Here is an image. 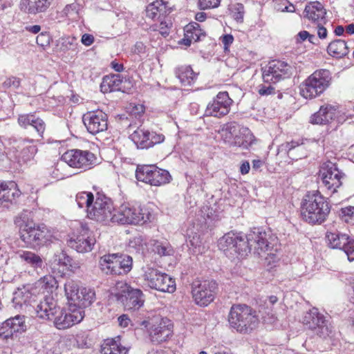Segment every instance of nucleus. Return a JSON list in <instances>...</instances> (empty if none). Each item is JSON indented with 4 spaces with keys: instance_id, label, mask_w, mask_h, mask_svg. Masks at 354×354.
Masks as SVG:
<instances>
[{
    "instance_id": "1",
    "label": "nucleus",
    "mask_w": 354,
    "mask_h": 354,
    "mask_svg": "<svg viewBox=\"0 0 354 354\" xmlns=\"http://www.w3.org/2000/svg\"><path fill=\"white\" fill-rule=\"evenodd\" d=\"M270 238V234L259 229H255L245 236L241 232H230L218 240V248L224 252L231 251L230 254L234 252L242 258L246 257L252 249L260 257L266 253L272 255V246L268 241Z\"/></svg>"
},
{
    "instance_id": "2",
    "label": "nucleus",
    "mask_w": 354,
    "mask_h": 354,
    "mask_svg": "<svg viewBox=\"0 0 354 354\" xmlns=\"http://www.w3.org/2000/svg\"><path fill=\"white\" fill-rule=\"evenodd\" d=\"M37 317L45 320L53 321L58 329H66L80 323L84 318V311L81 309L68 312L57 306L52 296H46L36 306Z\"/></svg>"
},
{
    "instance_id": "3",
    "label": "nucleus",
    "mask_w": 354,
    "mask_h": 354,
    "mask_svg": "<svg viewBox=\"0 0 354 354\" xmlns=\"http://www.w3.org/2000/svg\"><path fill=\"white\" fill-rule=\"evenodd\" d=\"M330 212L325 198L318 192L308 193L301 203V214L303 219L311 224H321Z\"/></svg>"
},
{
    "instance_id": "4",
    "label": "nucleus",
    "mask_w": 354,
    "mask_h": 354,
    "mask_svg": "<svg viewBox=\"0 0 354 354\" xmlns=\"http://www.w3.org/2000/svg\"><path fill=\"white\" fill-rule=\"evenodd\" d=\"M331 82L332 75L328 70H316L300 85V93L306 99L315 98L323 93Z\"/></svg>"
},
{
    "instance_id": "5",
    "label": "nucleus",
    "mask_w": 354,
    "mask_h": 354,
    "mask_svg": "<svg viewBox=\"0 0 354 354\" xmlns=\"http://www.w3.org/2000/svg\"><path fill=\"white\" fill-rule=\"evenodd\" d=\"M230 326L240 333H248L258 326L259 319L246 305L232 306L228 318Z\"/></svg>"
},
{
    "instance_id": "6",
    "label": "nucleus",
    "mask_w": 354,
    "mask_h": 354,
    "mask_svg": "<svg viewBox=\"0 0 354 354\" xmlns=\"http://www.w3.org/2000/svg\"><path fill=\"white\" fill-rule=\"evenodd\" d=\"M132 265V257L124 254H108L99 260V267L106 274H126L131 271Z\"/></svg>"
},
{
    "instance_id": "7",
    "label": "nucleus",
    "mask_w": 354,
    "mask_h": 354,
    "mask_svg": "<svg viewBox=\"0 0 354 354\" xmlns=\"http://www.w3.org/2000/svg\"><path fill=\"white\" fill-rule=\"evenodd\" d=\"M114 211L112 201L104 195H98L91 208L88 209V217L104 224L116 223L117 214Z\"/></svg>"
},
{
    "instance_id": "8",
    "label": "nucleus",
    "mask_w": 354,
    "mask_h": 354,
    "mask_svg": "<svg viewBox=\"0 0 354 354\" xmlns=\"http://www.w3.org/2000/svg\"><path fill=\"white\" fill-rule=\"evenodd\" d=\"M151 217V214L147 209L123 203L119 207L115 219L118 223L138 225L149 221Z\"/></svg>"
},
{
    "instance_id": "9",
    "label": "nucleus",
    "mask_w": 354,
    "mask_h": 354,
    "mask_svg": "<svg viewBox=\"0 0 354 354\" xmlns=\"http://www.w3.org/2000/svg\"><path fill=\"white\" fill-rule=\"evenodd\" d=\"M115 289V296L126 310H136L143 305V293L140 289L133 288L124 281L118 282Z\"/></svg>"
},
{
    "instance_id": "10",
    "label": "nucleus",
    "mask_w": 354,
    "mask_h": 354,
    "mask_svg": "<svg viewBox=\"0 0 354 354\" xmlns=\"http://www.w3.org/2000/svg\"><path fill=\"white\" fill-rule=\"evenodd\" d=\"M143 279L146 285L156 290L174 292L176 290L174 280L156 268L146 267L144 270Z\"/></svg>"
},
{
    "instance_id": "11",
    "label": "nucleus",
    "mask_w": 354,
    "mask_h": 354,
    "mask_svg": "<svg viewBox=\"0 0 354 354\" xmlns=\"http://www.w3.org/2000/svg\"><path fill=\"white\" fill-rule=\"evenodd\" d=\"M136 176L138 180L153 186H160L170 182L171 176L169 171L155 165H140L137 167Z\"/></svg>"
},
{
    "instance_id": "12",
    "label": "nucleus",
    "mask_w": 354,
    "mask_h": 354,
    "mask_svg": "<svg viewBox=\"0 0 354 354\" xmlns=\"http://www.w3.org/2000/svg\"><path fill=\"white\" fill-rule=\"evenodd\" d=\"M64 290L67 299L80 309L89 306L95 300V292L87 288L81 287L73 281L65 283Z\"/></svg>"
},
{
    "instance_id": "13",
    "label": "nucleus",
    "mask_w": 354,
    "mask_h": 354,
    "mask_svg": "<svg viewBox=\"0 0 354 354\" xmlns=\"http://www.w3.org/2000/svg\"><path fill=\"white\" fill-rule=\"evenodd\" d=\"M261 71L264 82L275 84L289 78L292 75L294 68L285 62L272 60L262 67Z\"/></svg>"
},
{
    "instance_id": "14",
    "label": "nucleus",
    "mask_w": 354,
    "mask_h": 354,
    "mask_svg": "<svg viewBox=\"0 0 354 354\" xmlns=\"http://www.w3.org/2000/svg\"><path fill=\"white\" fill-rule=\"evenodd\" d=\"M10 152L15 160L19 164L32 160L37 152L34 140L26 138H12L10 139Z\"/></svg>"
},
{
    "instance_id": "15",
    "label": "nucleus",
    "mask_w": 354,
    "mask_h": 354,
    "mask_svg": "<svg viewBox=\"0 0 354 354\" xmlns=\"http://www.w3.org/2000/svg\"><path fill=\"white\" fill-rule=\"evenodd\" d=\"M192 289L196 303L200 306H207L214 299L217 283L214 280H196L192 283Z\"/></svg>"
},
{
    "instance_id": "16",
    "label": "nucleus",
    "mask_w": 354,
    "mask_h": 354,
    "mask_svg": "<svg viewBox=\"0 0 354 354\" xmlns=\"http://www.w3.org/2000/svg\"><path fill=\"white\" fill-rule=\"evenodd\" d=\"M302 322L320 337L326 338L332 333V327L328 324L324 316L319 313L317 308H313L306 312Z\"/></svg>"
},
{
    "instance_id": "17",
    "label": "nucleus",
    "mask_w": 354,
    "mask_h": 354,
    "mask_svg": "<svg viewBox=\"0 0 354 354\" xmlns=\"http://www.w3.org/2000/svg\"><path fill=\"white\" fill-rule=\"evenodd\" d=\"M52 234L45 226L34 225L20 234L21 239L30 248H35L52 241Z\"/></svg>"
},
{
    "instance_id": "18",
    "label": "nucleus",
    "mask_w": 354,
    "mask_h": 354,
    "mask_svg": "<svg viewBox=\"0 0 354 354\" xmlns=\"http://www.w3.org/2000/svg\"><path fill=\"white\" fill-rule=\"evenodd\" d=\"M320 174L326 187L332 193L336 192L342 184V179L344 177V174L337 168L335 163L330 161L323 163Z\"/></svg>"
},
{
    "instance_id": "19",
    "label": "nucleus",
    "mask_w": 354,
    "mask_h": 354,
    "mask_svg": "<svg viewBox=\"0 0 354 354\" xmlns=\"http://www.w3.org/2000/svg\"><path fill=\"white\" fill-rule=\"evenodd\" d=\"M62 159L71 167L86 170L93 163L95 156L88 151L72 149L65 152Z\"/></svg>"
},
{
    "instance_id": "20",
    "label": "nucleus",
    "mask_w": 354,
    "mask_h": 354,
    "mask_svg": "<svg viewBox=\"0 0 354 354\" xmlns=\"http://www.w3.org/2000/svg\"><path fill=\"white\" fill-rule=\"evenodd\" d=\"M26 330L25 317L17 315L0 324V338L3 340L13 339L19 333Z\"/></svg>"
},
{
    "instance_id": "21",
    "label": "nucleus",
    "mask_w": 354,
    "mask_h": 354,
    "mask_svg": "<svg viewBox=\"0 0 354 354\" xmlns=\"http://www.w3.org/2000/svg\"><path fill=\"white\" fill-rule=\"evenodd\" d=\"M82 120L87 131L93 135L103 132L108 128L107 115L100 110L87 112L84 114Z\"/></svg>"
},
{
    "instance_id": "22",
    "label": "nucleus",
    "mask_w": 354,
    "mask_h": 354,
    "mask_svg": "<svg viewBox=\"0 0 354 354\" xmlns=\"http://www.w3.org/2000/svg\"><path fill=\"white\" fill-rule=\"evenodd\" d=\"M233 100L227 92H219L206 108L207 115L221 118L226 115L230 111Z\"/></svg>"
},
{
    "instance_id": "23",
    "label": "nucleus",
    "mask_w": 354,
    "mask_h": 354,
    "mask_svg": "<svg viewBox=\"0 0 354 354\" xmlns=\"http://www.w3.org/2000/svg\"><path fill=\"white\" fill-rule=\"evenodd\" d=\"M95 241V239L89 229L86 225H82L80 234L75 238H71L68 244L77 252L84 253L92 250Z\"/></svg>"
},
{
    "instance_id": "24",
    "label": "nucleus",
    "mask_w": 354,
    "mask_h": 354,
    "mask_svg": "<svg viewBox=\"0 0 354 354\" xmlns=\"http://www.w3.org/2000/svg\"><path fill=\"white\" fill-rule=\"evenodd\" d=\"M21 192L13 181L0 183V209H10L17 203Z\"/></svg>"
},
{
    "instance_id": "25",
    "label": "nucleus",
    "mask_w": 354,
    "mask_h": 354,
    "mask_svg": "<svg viewBox=\"0 0 354 354\" xmlns=\"http://www.w3.org/2000/svg\"><path fill=\"white\" fill-rule=\"evenodd\" d=\"M17 121L19 125L24 129L32 127L35 130V136L43 138L46 130V123L41 118L32 113L21 114L19 115Z\"/></svg>"
},
{
    "instance_id": "26",
    "label": "nucleus",
    "mask_w": 354,
    "mask_h": 354,
    "mask_svg": "<svg viewBox=\"0 0 354 354\" xmlns=\"http://www.w3.org/2000/svg\"><path fill=\"white\" fill-rule=\"evenodd\" d=\"M304 14V17L314 24H326L327 22L326 9L319 1L308 3L305 7Z\"/></svg>"
},
{
    "instance_id": "27",
    "label": "nucleus",
    "mask_w": 354,
    "mask_h": 354,
    "mask_svg": "<svg viewBox=\"0 0 354 354\" xmlns=\"http://www.w3.org/2000/svg\"><path fill=\"white\" fill-rule=\"evenodd\" d=\"M171 8L167 0H156L148 5L146 16L151 19H160L171 12Z\"/></svg>"
},
{
    "instance_id": "28",
    "label": "nucleus",
    "mask_w": 354,
    "mask_h": 354,
    "mask_svg": "<svg viewBox=\"0 0 354 354\" xmlns=\"http://www.w3.org/2000/svg\"><path fill=\"white\" fill-rule=\"evenodd\" d=\"M336 108L330 104H324L320 106L319 110L313 114L310 122L313 124H326L335 117Z\"/></svg>"
},
{
    "instance_id": "29",
    "label": "nucleus",
    "mask_w": 354,
    "mask_h": 354,
    "mask_svg": "<svg viewBox=\"0 0 354 354\" xmlns=\"http://www.w3.org/2000/svg\"><path fill=\"white\" fill-rule=\"evenodd\" d=\"M50 4L51 0H21L19 7L26 13L37 15L46 11Z\"/></svg>"
},
{
    "instance_id": "30",
    "label": "nucleus",
    "mask_w": 354,
    "mask_h": 354,
    "mask_svg": "<svg viewBox=\"0 0 354 354\" xmlns=\"http://www.w3.org/2000/svg\"><path fill=\"white\" fill-rule=\"evenodd\" d=\"M171 335V328L162 319L158 324H153L149 331L151 342L155 344L162 343Z\"/></svg>"
},
{
    "instance_id": "31",
    "label": "nucleus",
    "mask_w": 354,
    "mask_h": 354,
    "mask_svg": "<svg viewBox=\"0 0 354 354\" xmlns=\"http://www.w3.org/2000/svg\"><path fill=\"white\" fill-rule=\"evenodd\" d=\"M129 349L123 346L120 338H108L101 345L100 354H127Z\"/></svg>"
},
{
    "instance_id": "32",
    "label": "nucleus",
    "mask_w": 354,
    "mask_h": 354,
    "mask_svg": "<svg viewBox=\"0 0 354 354\" xmlns=\"http://www.w3.org/2000/svg\"><path fill=\"white\" fill-rule=\"evenodd\" d=\"M241 128V127L235 122H228L222 127L219 133L225 143L234 146L233 142L236 140V137L238 136Z\"/></svg>"
},
{
    "instance_id": "33",
    "label": "nucleus",
    "mask_w": 354,
    "mask_h": 354,
    "mask_svg": "<svg viewBox=\"0 0 354 354\" xmlns=\"http://www.w3.org/2000/svg\"><path fill=\"white\" fill-rule=\"evenodd\" d=\"M326 239L328 245L331 248L343 250L351 238L346 234L334 231L328 232L326 234Z\"/></svg>"
},
{
    "instance_id": "34",
    "label": "nucleus",
    "mask_w": 354,
    "mask_h": 354,
    "mask_svg": "<svg viewBox=\"0 0 354 354\" xmlns=\"http://www.w3.org/2000/svg\"><path fill=\"white\" fill-rule=\"evenodd\" d=\"M17 255L18 258L26 264L34 269L41 268L44 265L42 258L37 254L27 250H19Z\"/></svg>"
},
{
    "instance_id": "35",
    "label": "nucleus",
    "mask_w": 354,
    "mask_h": 354,
    "mask_svg": "<svg viewBox=\"0 0 354 354\" xmlns=\"http://www.w3.org/2000/svg\"><path fill=\"white\" fill-rule=\"evenodd\" d=\"M122 81L120 75H111L105 76L100 84V89L102 93H111L120 90Z\"/></svg>"
},
{
    "instance_id": "36",
    "label": "nucleus",
    "mask_w": 354,
    "mask_h": 354,
    "mask_svg": "<svg viewBox=\"0 0 354 354\" xmlns=\"http://www.w3.org/2000/svg\"><path fill=\"white\" fill-rule=\"evenodd\" d=\"M256 142V139L250 129L246 127H241L236 140L233 142L234 146L242 147L243 149H248Z\"/></svg>"
},
{
    "instance_id": "37",
    "label": "nucleus",
    "mask_w": 354,
    "mask_h": 354,
    "mask_svg": "<svg viewBox=\"0 0 354 354\" xmlns=\"http://www.w3.org/2000/svg\"><path fill=\"white\" fill-rule=\"evenodd\" d=\"M71 259L63 251H57L50 261L51 268L59 272H64L65 268L70 266Z\"/></svg>"
},
{
    "instance_id": "38",
    "label": "nucleus",
    "mask_w": 354,
    "mask_h": 354,
    "mask_svg": "<svg viewBox=\"0 0 354 354\" xmlns=\"http://www.w3.org/2000/svg\"><path fill=\"white\" fill-rule=\"evenodd\" d=\"M149 138L150 132L142 128H138L130 135L131 140L140 149H148Z\"/></svg>"
},
{
    "instance_id": "39",
    "label": "nucleus",
    "mask_w": 354,
    "mask_h": 354,
    "mask_svg": "<svg viewBox=\"0 0 354 354\" xmlns=\"http://www.w3.org/2000/svg\"><path fill=\"white\" fill-rule=\"evenodd\" d=\"M327 51L330 55L340 58L348 54V48L344 40L337 39L328 44Z\"/></svg>"
},
{
    "instance_id": "40",
    "label": "nucleus",
    "mask_w": 354,
    "mask_h": 354,
    "mask_svg": "<svg viewBox=\"0 0 354 354\" xmlns=\"http://www.w3.org/2000/svg\"><path fill=\"white\" fill-rule=\"evenodd\" d=\"M176 75L183 85L187 86L192 84L197 75L189 66H182L176 68Z\"/></svg>"
},
{
    "instance_id": "41",
    "label": "nucleus",
    "mask_w": 354,
    "mask_h": 354,
    "mask_svg": "<svg viewBox=\"0 0 354 354\" xmlns=\"http://www.w3.org/2000/svg\"><path fill=\"white\" fill-rule=\"evenodd\" d=\"M15 225L19 229L20 234L25 232L28 227L35 225L32 220V213L28 210L22 211L15 219Z\"/></svg>"
},
{
    "instance_id": "42",
    "label": "nucleus",
    "mask_w": 354,
    "mask_h": 354,
    "mask_svg": "<svg viewBox=\"0 0 354 354\" xmlns=\"http://www.w3.org/2000/svg\"><path fill=\"white\" fill-rule=\"evenodd\" d=\"M32 295L26 287L18 288L15 292L12 301L15 305L21 306L24 304L29 303Z\"/></svg>"
},
{
    "instance_id": "43",
    "label": "nucleus",
    "mask_w": 354,
    "mask_h": 354,
    "mask_svg": "<svg viewBox=\"0 0 354 354\" xmlns=\"http://www.w3.org/2000/svg\"><path fill=\"white\" fill-rule=\"evenodd\" d=\"M185 33L187 37L196 42L201 39V37H205V32L201 29L200 25L196 22H192L187 24L185 28Z\"/></svg>"
},
{
    "instance_id": "44",
    "label": "nucleus",
    "mask_w": 354,
    "mask_h": 354,
    "mask_svg": "<svg viewBox=\"0 0 354 354\" xmlns=\"http://www.w3.org/2000/svg\"><path fill=\"white\" fill-rule=\"evenodd\" d=\"M93 195L91 192H82L76 195V201L80 207H86L91 209L93 203Z\"/></svg>"
},
{
    "instance_id": "45",
    "label": "nucleus",
    "mask_w": 354,
    "mask_h": 354,
    "mask_svg": "<svg viewBox=\"0 0 354 354\" xmlns=\"http://www.w3.org/2000/svg\"><path fill=\"white\" fill-rule=\"evenodd\" d=\"M153 252L162 256H171L174 254L172 247L167 243H161L155 241L152 248Z\"/></svg>"
},
{
    "instance_id": "46",
    "label": "nucleus",
    "mask_w": 354,
    "mask_h": 354,
    "mask_svg": "<svg viewBox=\"0 0 354 354\" xmlns=\"http://www.w3.org/2000/svg\"><path fill=\"white\" fill-rule=\"evenodd\" d=\"M230 11L232 18L238 23H242L243 21L245 10L243 4L235 3L231 5L230 7Z\"/></svg>"
},
{
    "instance_id": "47",
    "label": "nucleus",
    "mask_w": 354,
    "mask_h": 354,
    "mask_svg": "<svg viewBox=\"0 0 354 354\" xmlns=\"http://www.w3.org/2000/svg\"><path fill=\"white\" fill-rule=\"evenodd\" d=\"M14 12L10 6L6 4L0 6V21L5 24H10L13 20Z\"/></svg>"
},
{
    "instance_id": "48",
    "label": "nucleus",
    "mask_w": 354,
    "mask_h": 354,
    "mask_svg": "<svg viewBox=\"0 0 354 354\" xmlns=\"http://www.w3.org/2000/svg\"><path fill=\"white\" fill-rule=\"evenodd\" d=\"M76 41L77 39L75 37H64L60 38V50L64 52L70 50H75L77 45Z\"/></svg>"
},
{
    "instance_id": "49",
    "label": "nucleus",
    "mask_w": 354,
    "mask_h": 354,
    "mask_svg": "<svg viewBox=\"0 0 354 354\" xmlns=\"http://www.w3.org/2000/svg\"><path fill=\"white\" fill-rule=\"evenodd\" d=\"M42 288L47 292H52L54 288H57V282L55 278L51 275H46L41 278L39 281Z\"/></svg>"
},
{
    "instance_id": "50",
    "label": "nucleus",
    "mask_w": 354,
    "mask_h": 354,
    "mask_svg": "<svg viewBox=\"0 0 354 354\" xmlns=\"http://www.w3.org/2000/svg\"><path fill=\"white\" fill-rule=\"evenodd\" d=\"M342 219L346 223L354 222V206H348L341 209Z\"/></svg>"
},
{
    "instance_id": "51",
    "label": "nucleus",
    "mask_w": 354,
    "mask_h": 354,
    "mask_svg": "<svg viewBox=\"0 0 354 354\" xmlns=\"http://www.w3.org/2000/svg\"><path fill=\"white\" fill-rule=\"evenodd\" d=\"M21 85V80L19 77L11 76L7 77L2 84V86L4 88H12L17 89Z\"/></svg>"
},
{
    "instance_id": "52",
    "label": "nucleus",
    "mask_w": 354,
    "mask_h": 354,
    "mask_svg": "<svg viewBox=\"0 0 354 354\" xmlns=\"http://www.w3.org/2000/svg\"><path fill=\"white\" fill-rule=\"evenodd\" d=\"M276 9L281 12H294L295 8L287 0H279L276 5Z\"/></svg>"
},
{
    "instance_id": "53",
    "label": "nucleus",
    "mask_w": 354,
    "mask_h": 354,
    "mask_svg": "<svg viewBox=\"0 0 354 354\" xmlns=\"http://www.w3.org/2000/svg\"><path fill=\"white\" fill-rule=\"evenodd\" d=\"M221 0H198V6L201 10L215 8L220 5Z\"/></svg>"
},
{
    "instance_id": "54",
    "label": "nucleus",
    "mask_w": 354,
    "mask_h": 354,
    "mask_svg": "<svg viewBox=\"0 0 354 354\" xmlns=\"http://www.w3.org/2000/svg\"><path fill=\"white\" fill-rule=\"evenodd\" d=\"M165 136L162 134H157L155 132H150L149 142L148 143V148L153 147L156 144L161 143L164 141Z\"/></svg>"
},
{
    "instance_id": "55",
    "label": "nucleus",
    "mask_w": 354,
    "mask_h": 354,
    "mask_svg": "<svg viewBox=\"0 0 354 354\" xmlns=\"http://www.w3.org/2000/svg\"><path fill=\"white\" fill-rule=\"evenodd\" d=\"M343 250L346 254L349 261H354V241L352 239H349Z\"/></svg>"
},
{
    "instance_id": "56",
    "label": "nucleus",
    "mask_w": 354,
    "mask_h": 354,
    "mask_svg": "<svg viewBox=\"0 0 354 354\" xmlns=\"http://www.w3.org/2000/svg\"><path fill=\"white\" fill-rule=\"evenodd\" d=\"M143 239L140 236H135L133 239L129 241V246L137 250H140L143 246Z\"/></svg>"
},
{
    "instance_id": "57",
    "label": "nucleus",
    "mask_w": 354,
    "mask_h": 354,
    "mask_svg": "<svg viewBox=\"0 0 354 354\" xmlns=\"http://www.w3.org/2000/svg\"><path fill=\"white\" fill-rule=\"evenodd\" d=\"M258 93L261 95H269L274 93V88L272 86L260 85Z\"/></svg>"
},
{
    "instance_id": "58",
    "label": "nucleus",
    "mask_w": 354,
    "mask_h": 354,
    "mask_svg": "<svg viewBox=\"0 0 354 354\" xmlns=\"http://www.w3.org/2000/svg\"><path fill=\"white\" fill-rule=\"evenodd\" d=\"M62 12L66 16L72 17L76 15L77 14V5L74 3L68 4L66 6Z\"/></svg>"
},
{
    "instance_id": "59",
    "label": "nucleus",
    "mask_w": 354,
    "mask_h": 354,
    "mask_svg": "<svg viewBox=\"0 0 354 354\" xmlns=\"http://www.w3.org/2000/svg\"><path fill=\"white\" fill-rule=\"evenodd\" d=\"M37 44L41 46H46L49 44V36L46 33L41 32L37 37Z\"/></svg>"
},
{
    "instance_id": "60",
    "label": "nucleus",
    "mask_w": 354,
    "mask_h": 354,
    "mask_svg": "<svg viewBox=\"0 0 354 354\" xmlns=\"http://www.w3.org/2000/svg\"><path fill=\"white\" fill-rule=\"evenodd\" d=\"M315 28L317 30V34L318 37L322 39H326L327 37L328 31L326 28L324 27L325 24H315Z\"/></svg>"
},
{
    "instance_id": "61",
    "label": "nucleus",
    "mask_w": 354,
    "mask_h": 354,
    "mask_svg": "<svg viewBox=\"0 0 354 354\" xmlns=\"http://www.w3.org/2000/svg\"><path fill=\"white\" fill-rule=\"evenodd\" d=\"M81 41L84 45L89 46L94 42V37L92 35L84 34L82 37Z\"/></svg>"
},
{
    "instance_id": "62",
    "label": "nucleus",
    "mask_w": 354,
    "mask_h": 354,
    "mask_svg": "<svg viewBox=\"0 0 354 354\" xmlns=\"http://www.w3.org/2000/svg\"><path fill=\"white\" fill-rule=\"evenodd\" d=\"M119 325L121 327L126 328L131 322V319L127 315H122L118 318Z\"/></svg>"
},
{
    "instance_id": "63",
    "label": "nucleus",
    "mask_w": 354,
    "mask_h": 354,
    "mask_svg": "<svg viewBox=\"0 0 354 354\" xmlns=\"http://www.w3.org/2000/svg\"><path fill=\"white\" fill-rule=\"evenodd\" d=\"M282 147H284L285 150L288 151V156L293 159L294 158L292 157L293 156V150L296 147L295 142H286L285 145H282Z\"/></svg>"
},
{
    "instance_id": "64",
    "label": "nucleus",
    "mask_w": 354,
    "mask_h": 354,
    "mask_svg": "<svg viewBox=\"0 0 354 354\" xmlns=\"http://www.w3.org/2000/svg\"><path fill=\"white\" fill-rule=\"evenodd\" d=\"M144 111H145V107L143 105H141V104L134 105L131 110V114H132L136 117L137 115H139L140 114L143 113Z\"/></svg>"
}]
</instances>
